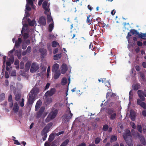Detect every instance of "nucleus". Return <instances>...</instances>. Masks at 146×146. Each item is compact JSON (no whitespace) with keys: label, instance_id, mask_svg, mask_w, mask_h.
Wrapping results in <instances>:
<instances>
[{"label":"nucleus","instance_id":"nucleus-38","mask_svg":"<svg viewBox=\"0 0 146 146\" xmlns=\"http://www.w3.org/2000/svg\"><path fill=\"white\" fill-rule=\"evenodd\" d=\"M117 140V137L115 136H112L111 138V142L116 141Z\"/></svg>","mask_w":146,"mask_h":146},{"label":"nucleus","instance_id":"nucleus-13","mask_svg":"<svg viewBox=\"0 0 146 146\" xmlns=\"http://www.w3.org/2000/svg\"><path fill=\"white\" fill-rule=\"evenodd\" d=\"M45 110L44 107H42L40 109L39 111L37 112V117L40 118L42 115Z\"/></svg>","mask_w":146,"mask_h":146},{"label":"nucleus","instance_id":"nucleus-47","mask_svg":"<svg viewBox=\"0 0 146 146\" xmlns=\"http://www.w3.org/2000/svg\"><path fill=\"white\" fill-rule=\"evenodd\" d=\"M38 102H36L35 107V110L36 111H37L38 110V109L40 108V104H38Z\"/></svg>","mask_w":146,"mask_h":146},{"label":"nucleus","instance_id":"nucleus-29","mask_svg":"<svg viewBox=\"0 0 146 146\" xmlns=\"http://www.w3.org/2000/svg\"><path fill=\"white\" fill-rule=\"evenodd\" d=\"M67 82V79L66 78H63L62 80L61 84L62 85H66Z\"/></svg>","mask_w":146,"mask_h":146},{"label":"nucleus","instance_id":"nucleus-15","mask_svg":"<svg viewBox=\"0 0 146 146\" xmlns=\"http://www.w3.org/2000/svg\"><path fill=\"white\" fill-rule=\"evenodd\" d=\"M22 42V40L20 38H18L17 40H16L15 41V46L17 48H18L20 45V44Z\"/></svg>","mask_w":146,"mask_h":146},{"label":"nucleus","instance_id":"nucleus-51","mask_svg":"<svg viewBox=\"0 0 146 146\" xmlns=\"http://www.w3.org/2000/svg\"><path fill=\"white\" fill-rule=\"evenodd\" d=\"M31 48L30 46H28L26 50L27 52L29 53H30L31 52Z\"/></svg>","mask_w":146,"mask_h":146},{"label":"nucleus","instance_id":"nucleus-5","mask_svg":"<svg viewBox=\"0 0 146 146\" xmlns=\"http://www.w3.org/2000/svg\"><path fill=\"white\" fill-rule=\"evenodd\" d=\"M56 90L54 88H52L49 90L47 91L45 94V96L50 97L54 94L56 92Z\"/></svg>","mask_w":146,"mask_h":146},{"label":"nucleus","instance_id":"nucleus-25","mask_svg":"<svg viewBox=\"0 0 146 146\" xmlns=\"http://www.w3.org/2000/svg\"><path fill=\"white\" fill-rule=\"evenodd\" d=\"M55 137V135L54 133H52L51 134L49 135L48 141L50 142H51L54 139Z\"/></svg>","mask_w":146,"mask_h":146},{"label":"nucleus","instance_id":"nucleus-9","mask_svg":"<svg viewBox=\"0 0 146 146\" xmlns=\"http://www.w3.org/2000/svg\"><path fill=\"white\" fill-rule=\"evenodd\" d=\"M139 99L137 100V104L145 110H146V104Z\"/></svg>","mask_w":146,"mask_h":146},{"label":"nucleus","instance_id":"nucleus-37","mask_svg":"<svg viewBox=\"0 0 146 146\" xmlns=\"http://www.w3.org/2000/svg\"><path fill=\"white\" fill-rule=\"evenodd\" d=\"M23 39L24 41H25L29 37V34L28 33H24L23 34Z\"/></svg>","mask_w":146,"mask_h":146},{"label":"nucleus","instance_id":"nucleus-22","mask_svg":"<svg viewBox=\"0 0 146 146\" xmlns=\"http://www.w3.org/2000/svg\"><path fill=\"white\" fill-rule=\"evenodd\" d=\"M31 63L29 62H27L25 65V69L26 71H28L31 66Z\"/></svg>","mask_w":146,"mask_h":146},{"label":"nucleus","instance_id":"nucleus-62","mask_svg":"<svg viewBox=\"0 0 146 146\" xmlns=\"http://www.w3.org/2000/svg\"><path fill=\"white\" fill-rule=\"evenodd\" d=\"M58 48L54 49L53 51V53L54 54H56L58 52Z\"/></svg>","mask_w":146,"mask_h":146},{"label":"nucleus","instance_id":"nucleus-1","mask_svg":"<svg viewBox=\"0 0 146 146\" xmlns=\"http://www.w3.org/2000/svg\"><path fill=\"white\" fill-rule=\"evenodd\" d=\"M123 137L129 146H133L131 139L132 136L129 130L127 131L126 133L123 134Z\"/></svg>","mask_w":146,"mask_h":146},{"label":"nucleus","instance_id":"nucleus-50","mask_svg":"<svg viewBox=\"0 0 146 146\" xmlns=\"http://www.w3.org/2000/svg\"><path fill=\"white\" fill-rule=\"evenodd\" d=\"M27 1L28 4H29L32 6L33 5V3L32 0H27Z\"/></svg>","mask_w":146,"mask_h":146},{"label":"nucleus","instance_id":"nucleus-8","mask_svg":"<svg viewBox=\"0 0 146 146\" xmlns=\"http://www.w3.org/2000/svg\"><path fill=\"white\" fill-rule=\"evenodd\" d=\"M137 93L140 99L142 101H145V98L144 97V91L139 90L138 91Z\"/></svg>","mask_w":146,"mask_h":146},{"label":"nucleus","instance_id":"nucleus-61","mask_svg":"<svg viewBox=\"0 0 146 146\" xmlns=\"http://www.w3.org/2000/svg\"><path fill=\"white\" fill-rule=\"evenodd\" d=\"M5 78H8L9 77V76L8 74V73L7 72H5Z\"/></svg>","mask_w":146,"mask_h":146},{"label":"nucleus","instance_id":"nucleus-60","mask_svg":"<svg viewBox=\"0 0 146 146\" xmlns=\"http://www.w3.org/2000/svg\"><path fill=\"white\" fill-rule=\"evenodd\" d=\"M137 45L138 46H141L143 45V43L142 42L140 41H137Z\"/></svg>","mask_w":146,"mask_h":146},{"label":"nucleus","instance_id":"nucleus-36","mask_svg":"<svg viewBox=\"0 0 146 146\" xmlns=\"http://www.w3.org/2000/svg\"><path fill=\"white\" fill-rule=\"evenodd\" d=\"M59 45L58 43L55 41H53L52 42V46L53 47H55L57 45Z\"/></svg>","mask_w":146,"mask_h":146},{"label":"nucleus","instance_id":"nucleus-40","mask_svg":"<svg viewBox=\"0 0 146 146\" xmlns=\"http://www.w3.org/2000/svg\"><path fill=\"white\" fill-rule=\"evenodd\" d=\"M45 10L44 13L45 15H50V9H48L47 8L44 9Z\"/></svg>","mask_w":146,"mask_h":146},{"label":"nucleus","instance_id":"nucleus-56","mask_svg":"<svg viewBox=\"0 0 146 146\" xmlns=\"http://www.w3.org/2000/svg\"><path fill=\"white\" fill-rule=\"evenodd\" d=\"M50 86V84L49 83H47L46 84V86L45 87V90H47L49 88Z\"/></svg>","mask_w":146,"mask_h":146},{"label":"nucleus","instance_id":"nucleus-63","mask_svg":"<svg viewBox=\"0 0 146 146\" xmlns=\"http://www.w3.org/2000/svg\"><path fill=\"white\" fill-rule=\"evenodd\" d=\"M49 37V39H51L53 38L54 36L53 35H52L51 34H49L48 35Z\"/></svg>","mask_w":146,"mask_h":146},{"label":"nucleus","instance_id":"nucleus-28","mask_svg":"<svg viewBox=\"0 0 146 146\" xmlns=\"http://www.w3.org/2000/svg\"><path fill=\"white\" fill-rule=\"evenodd\" d=\"M62 56L61 54H56V55H55L54 56V60H58L59 58H61Z\"/></svg>","mask_w":146,"mask_h":146},{"label":"nucleus","instance_id":"nucleus-58","mask_svg":"<svg viewBox=\"0 0 146 146\" xmlns=\"http://www.w3.org/2000/svg\"><path fill=\"white\" fill-rule=\"evenodd\" d=\"M24 64L23 62H21L20 64V68L23 69L24 68Z\"/></svg>","mask_w":146,"mask_h":146},{"label":"nucleus","instance_id":"nucleus-30","mask_svg":"<svg viewBox=\"0 0 146 146\" xmlns=\"http://www.w3.org/2000/svg\"><path fill=\"white\" fill-rule=\"evenodd\" d=\"M90 16V15H88V16L87 17V19L86 20L87 23H88L89 25L91 24L92 21H93V20H92V19H90L89 18Z\"/></svg>","mask_w":146,"mask_h":146},{"label":"nucleus","instance_id":"nucleus-2","mask_svg":"<svg viewBox=\"0 0 146 146\" xmlns=\"http://www.w3.org/2000/svg\"><path fill=\"white\" fill-rule=\"evenodd\" d=\"M107 113L110 115V118L111 120H114L116 117V113L114 112V110L112 108L109 109L108 110Z\"/></svg>","mask_w":146,"mask_h":146},{"label":"nucleus","instance_id":"nucleus-52","mask_svg":"<svg viewBox=\"0 0 146 146\" xmlns=\"http://www.w3.org/2000/svg\"><path fill=\"white\" fill-rule=\"evenodd\" d=\"M24 99L23 98H22L21 100V102L20 103V106L23 107L24 106Z\"/></svg>","mask_w":146,"mask_h":146},{"label":"nucleus","instance_id":"nucleus-42","mask_svg":"<svg viewBox=\"0 0 146 146\" xmlns=\"http://www.w3.org/2000/svg\"><path fill=\"white\" fill-rule=\"evenodd\" d=\"M137 130L139 132L142 133V128L141 125H138L137 127Z\"/></svg>","mask_w":146,"mask_h":146},{"label":"nucleus","instance_id":"nucleus-59","mask_svg":"<svg viewBox=\"0 0 146 146\" xmlns=\"http://www.w3.org/2000/svg\"><path fill=\"white\" fill-rule=\"evenodd\" d=\"M8 101L9 102L13 101L12 100V96L11 94H10L9 96Z\"/></svg>","mask_w":146,"mask_h":146},{"label":"nucleus","instance_id":"nucleus-21","mask_svg":"<svg viewBox=\"0 0 146 146\" xmlns=\"http://www.w3.org/2000/svg\"><path fill=\"white\" fill-rule=\"evenodd\" d=\"M49 96H45V102L46 104H48L52 102V99Z\"/></svg>","mask_w":146,"mask_h":146},{"label":"nucleus","instance_id":"nucleus-4","mask_svg":"<svg viewBox=\"0 0 146 146\" xmlns=\"http://www.w3.org/2000/svg\"><path fill=\"white\" fill-rule=\"evenodd\" d=\"M39 68V67L36 63H33L31 67L30 71L31 73H34Z\"/></svg>","mask_w":146,"mask_h":146},{"label":"nucleus","instance_id":"nucleus-17","mask_svg":"<svg viewBox=\"0 0 146 146\" xmlns=\"http://www.w3.org/2000/svg\"><path fill=\"white\" fill-rule=\"evenodd\" d=\"M130 117L132 121L135 120L136 118V116L135 112L132 110H131L130 112Z\"/></svg>","mask_w":146,"mask_h":146},{"label":"nucleus","instance_id":"nucleus-49","mask_svg":"<svg viewBox=\"0 0 146 146\" xmlns=\"http://www.w3.org/2000/svg\"><path fill=\"white\" fill-rule=\"evenodd\" d=\"M111 94H114L113 93H111L110 92H108L106 95V98H108L109 96H110L111 97Z\"/></svg>","mask_w":146,"mask_h":146},{"label":"nucleus","instance_id":"nucleus-31","mask_svg":"<svg viewBox=\"0 0 146 146\" xmlns=\"http://www.w3.org/2000/svg\"><path fill=\"white\" fill-rule=\"evenodd\" d=\"M98 26L100 27H106V25L104 23V22L103 21H101L99 23H98Z\"/></svg>","mask_w":146,"mask_h":146},{"label":"nucleus","instance_id":"nucleus-7","mask_svg":"<svg viewBox=\"0 0 146 146\" xmlns=\"http://www.w3.org/2000/svg\"><path fill=\"white\" fill-rule=\"evenodd\" d=\"M58 111L57 109L51 111L48 114L50 118L52 119L54 118L58 113Z\"/></svg>","mask_w":146,"mask_h":146},{"label":"nucleus","instance_id":"nucleus-57","mask_svg":"<svg viewBox=\"0 0 146 146\" xmlns=\"http://www.w3.org/2000/svg\"><path fill=\"white\" fill-rule=\"evenodd\" d=\"M26 9L29 11H30L31 10V8L27 4L26 5Z\"/></svg>","mask_w":146,"mask_h":146},{"label":"nucleus","instance_id":"nucleus-43","mask_svg":"<svg viewBox=\"0 0 146 146\" xmlns=\"http://www.w3.org/2000/svg\"><path fill=\"white\" fill-rule=\"evenodd\" d=\"M109 128L108 126L106 124L104 125L103 127V130L104 131H107Z\"/></svg>","mask_w":146,"mask_h":146},{"label":"nucleus","instance_id":"nucleus-33","mask_svg":"<svg viewBox=\"0 0 146 146\" xmlns=\"http://www.w3.org/2000/svg\"><path fill=\"white\" fill-rule=\"evenodd\" d=\"M69 142V140L67 139L62 143L60 146H66Z\"/></svg>","mask_w":146,"mask_h":146},{"label":"nucleus","instance_id":"nucleus-20","mask_svg":"<svg viewBox=\"0 0 146 146\" xmlns=\"http://www.w3.org/2000/svg\"><path fill=\"white\" fill-rule=\"evenodd\" d=\"M54 75V78L55 80H56L59 78L60 76L61 73L60 70H58L57 72H55Z\"/></svg>","mask_w":146,"mask_h":146},{"label":"nucleus","instance_id":"nucleus-6","mask_svg":"<svg viewBox=\"0 0 146 146\" xmlns=\"http://www.w3.org/2000/svg\"><path fill=\"white\" fill-rule=\"evenodd\" d=\"M68 111L69 114H66V115H65V121H67L69 120L72 117L73 115V114L71 113V111L70 110V108L68 107V109L67 110V112Z\"/></svg>","mask_w":146,"mask_h":146},{"label":"nucleus","instance_id":"nucleus-45","mask_svg":"<svg viewBox=\"0 0 146 146\" xmlns=\"http://www.w3.org/2000/svg\"><path fill=\"white\" fill-rule=\"evenodd\" d=\"M51 119H52L50 118V117L48 115L46 118L45 120V121L47 123L49 122Z\"/></svg>","mask_w":146,"mask_h":146},{"label":"nucleus","instance_id":"nucleus-27","mask_svg":"<svg viewBox=\"0 0 146 146\" xmlns=\"http://www.w3.org/2000/svg\"><path fill=\"white\" fill-rule=\"evenodd\" d=\"M47 16V21L48 23L52 22L54 23L53 19L50 15H48Z\"/></svg>","mask_w":146,"mask_h":146},{"label":"nucleus","instance_id":"nucleus-11","mask_svg":"<svg viewBox=\"0 0 146 146\" xmlns=\"http://www.w3.org/2000/svg\"><path fill=\"white\" fill-rule=\"evenodd\" d=\"M39 90L36 88H33L31 91L29 95H32L35 97V95H37L38 93Z\"/></svg>","mask_w":146,"mask_h":146},{"label":"nucleus","instance_id":"nucleus-64","mask_svg":"<svg viewBox=\"0 0 146 146\" xmlns=\"http://www.w3.org/2000/svg\"><path fill=\"white\" fill-rule=\"evenodd\" d=\"M142 115L144 116H146V110H143L142 112Z\"/></svg>","mask_w":146,"mask_h":146},{"label":"nucleus","instance_id":"nucleus-55","mask_svg":"<svg viewBox=\"0 0 146 146\" xmlns=\"http://www.w3.org/2000/svg\"><path fill=\"white\" fill-rule=\"evenodd\" d=\"M27 45L25 43H23L22 45V47L23 49L25 50L27 47Z\"/></svg>","mask_w":146,"mask_h":146},{"label":"nucleus","instance_id":"nucleus-53","mask_svg":"<svg viewBox=\"0 0 146 146\" xmlns=\"http://www.w3.org/2000/svg\"><path fill=\"white\" fill-rule=\"evenodd\" d=\"M16 73L15 70H13L11 73V76H16Z\"/></svg>","mask_w":146,"mask_h":146},{"label":"nucleus","instance_id":"nucleus-39","mask_svg":"<svg viewBox=\"0 0 146 146\" xmlns=\"http://www.w3.org/2000/svg\"><path fill=\"white\" fill-rule=\"evenodd\" d=\"M20 97L21 95L18 94H16L15 96V100L17 101H19L20 98Z\"/></svg>","mask_w":146,"mask_h":146},{"label":"nucleus","instance_id":"nucleus-19","mask_svg":"<svg viewBox=\"0 0 146 146\" xmlns=\"http://www.w3.org/2000/svg\"><path fill=\"white\" fill-rule=\"evenodd\" d=\"M19 107L17 102L15 103L13 106V111L14 113H17L19 111Z\"/></svg>","mask_w":146,"mask_h":146},{"label":"nucleus","instance_id":"nucleus-10","mask_svg":"<svg viewBox=\"0 0 146 146\" xmlns=\"http://www.w3.org/2000/svg\"><path fill=\"white\" fill-rule=\"evenodd\" d=\"M39 23L40 25L45 26L46 23V19L43 16L41 17L39 19Z\"/></svg>","mask_w":146,"mask_h":146},{"label":"nucleus","instance_id":"nucleus-34","mask_svg":"<svg viewBox=\"0 0 146 146\" xmlns=\"http://www.w3.org/2000/svg\"><path fill=\"white\" fill-rule=\"evenodd\" d=\"M5 98V95L4 93H3L0 95V101L4 100Z\"/></svg>","mask_w":146,"mask_h":146},{"label":"nucleus","instance_id":"nucleus-54","mask_svg":"<svg viewBox=\"0 0 146 146\" xmlns=\"http://www.w3.org/2000/svg\"><path fill=\"white\" fill-rule=\"evenodd\" d=\"M130 124L131 126L133 128L135 129L136 128V127L134 123L133 122H131L130 123Z\"/></svg>","mask_w":146,"mask_h":146},{"label":"nucleus","instance_id":"nucleus-35","mask_svg":"<svg viewBox=\"0 0 146 146\" xmlns=\"http://www.w3.org/2000/svg\"><path fill=\"white\" fill-rule=\"evenodd\" d=\"M140 86V84H136L133 86V89L135 90H137L139 89Z\"/></svg>","mask_w":146,"mask_h":146},{"label":"nucleus","instance_id":"nucleus-48","mask_svg":"<svg viewBox=\"0 0 146 146\" xmlns=\"http://www.w3.org/2000/svg\"><path fill=\"white\" fill-rule=\"evenodd\" d=\"M50 70V66H48L47 68V74H46L47 78H48V76H49Z\"/></svg>","mask_w":146,"mask_h":146},{"label":"nucleus","instance_id":"nucleus-24","mask_svg":"<svg viewBox=\"0 0 146 146\" xmlns=\"http://www.w3.org/2000/svg\"><path fill=\"white\" fill-rule=\"evenodd\" d=\"M130 33L132 35H135V36L137 35H138L139 33L135 29H131L130 31Z\"/></svg>","mask_w":146,"mask_h":146},{"label":"nucleus","instance_id":"nucleus-41","mask_svg":"<svg viewBox=\"0 0 146 146\" xmlns=\"http://www.w3.org/2000/svg\"><path fill=\"white\" fill-rule=\"evenodd\" d=\"M28 21L30 26H32L34 25V23L33 21H31L30 19H28Z\"/></svg>","mask_w":146,"mask_h":146},{"label":"nucleus","instance_id":"nucleus-32","mask_svg":"<svg viewBox=\"0 0 146 146\" xmlns=\"http://www.w3.org/2000/svg\"><path fill=\"white\" fill-rule=\"evenodd\" d=\"M54 27V23H52L50 24L49 25L48 30V31L49 32H51L52 31V30L53 29Z\"/></svg>","mask_w":146,"mask_h":146},{"label":"nucleus","instance_id":"nucleus-46","mask_svg":"<svg viewBox=\"0 0 146 146\" xmlns=\"http://www.w3.org/2000/svg\"><path fill=\"white\" fill-rule=\"evenodd\" d=\"M47 3L46 1H45L42 4V7L44 9H46L47 8Z\"/></svg>","mask_w":146,"mask_h":146},{"label":"nucleus","instance_id":"nucleus-3","mask_svg":"<svg viewBox=\"0 0 146 146\" xmlns=\"http://www.w3.org/2000/svg\"><path fill=\"white\" fill-rule=\"evenodd\" d=\"M53 124L52 123L50 122L46 126L41 132V135H44L48 133L49 131V129L52 126Z\"/></svg>","mask_w":146,"mask_h":146},{"label":"nucleus","instance_id":"nucleus-16","mask_svg":"<svg viewBox=\"0 0 146 146\" xmlns=\"http://www.w3.org/2000/svg\"><path fill=\"white\" fill-rule=\"evenodd\" d=\"M39 51L41 54V58H44V56L46 55V50L43 48H40L39 49Z\"/></svg>","mask_w":146,"mask_h":146},{"label":"nucleus","instance_id":"nucleus-23","mask_svg":"<svg viewBox=\"0 0 146 146\" xmlns=\"http://www.w3.org/2000/svg\"><path fill=\"white\" fill-rule=\"evenodd\" d=\"M138 36L139 38H141L144 39H146V33H139Z\"/></svg>","mask_w":146,"mask_h":146},{"label":"nucleus","instance_id":"nucleus-14","mask_svg":"<svg viewBox=\"0 0 146 146\" xmlns=\"http://www.w3.org/2000/svg\"><path fill=\"white\" fill-rule=\"evenodd\" d=\"M62 69L61 70V72L62 74H65L68 68L66 64H63L62 66Z\"/></svg>","mask_w":146,"mask_h":146},{"label":"nucleus","instance_id":"nucleus-26","mask_svg":"<svg viewBox=\"0 0 146 146\" xmlns=\"http://www.w3.org/2000/svg\"><path fill=\"white\" fill-rule=\"evenodd\" d=\"M14 61V59L9 58V61L6 62V64L7 66H10L11 64L13 63Z\"/></svg>","mask_w":146,"mask_h":146},{"label":"nucleus","instance_id":"nucleus-18","mask_svg":"<svg viewBox=\"0 0 146 146\" xmlns=\"http://www.w3.org/2000/svg\"><path fill=\"white\" fill-rule=\"evenodd\" d=\"M59 67V65L58 64L56 63L54 64L52 66V72H57Z\"/></svg>","mask_w":146,"mask_h":146},{"label":"nucleus","instance_id":"nucleus-12","mask_svg":"<svg viewBox=\"0 0 146 146\" xmlns=\"http://www.w3.org/2000/svg\"><path fill=\"white\" fill-rule=\"evenodd\" d=\"M35 97L32 95H29L28 101V104L29 105H32L34 101Z\"/></svg>","mask_w":146,"mask_h":146},{"label":"nucleus","instance_id":"nucleus-44","mask_svg":"<svg viewBox=\"0 0 146 146\" xmlns=\"http://www.w3.org/2000/svg\"><path fill=\"white\" fill-rule=\"evenodd\" d=\"M100 138L99 137H98L96 138L95 140V143L96 144H98L100 141Z\"/></svg>","mask_w":146,"mask_h":146}]
</instances>
